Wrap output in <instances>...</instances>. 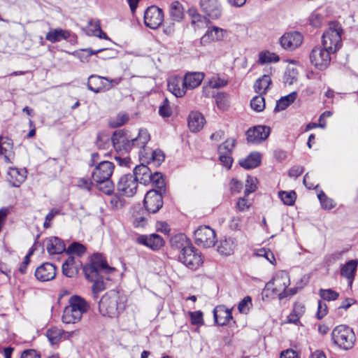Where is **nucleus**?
I'll return each instance as SVG.
<instances>
[{
    "label": "nucleus",
    "mask_w": 358,
    "mask_h": 358,
    "mask_svg": "<svg viewBox=\"0 0 358 358\" xmlns=\"http://www.w3.org/2000/svg\"><path fill=\"white\" fill-rule=\"evenodd\" d=\"M89 165L94 167L92 179L99 189L106 194H112L114 185L110 178L114 171L115 164L107 160H101L99 154L94 152L91 155Z\"/></svg>",
    "instance_id": "1"
},
{
    "label": "nucleus",
    "mask_w": 358,
    "mask_h": 358,
    "mask_svg": "<svg viewBox=\"0 0 358 358\" xmlns=\"http://www.w3.org/2000/svg\"><path fill=\"white\" fill-rule=\"evenodd\" d=\"M83 270L86 278L94 282L92 289L96 298L106 289L103 275L113 273L115 268L110 266L101 254H94L90 264L84 266Z\"/></svg>",
    "instance_id": "2"
},
{
    "label": "nucleus",
    "mask_w": 358,
    "mask_h": 358,
    "mask_svg": "<svg viewBox=\"0 0 358 358\" xmlns=\"http://www.w3.org/2000/svg\"><path fill=\"white\" fill-rule=\"evenodd\" d=\"M150 139L148 131L146 129H140L138 136L131 138V150L134 148H139L138 155L141 162L159 166L164 162L165 156L161 150H152L145 147Z\"/></svg>",
    "instance_id": "3"
},
{
    "label": "nucleus",
    "mask_w": 358,
    "mask_h": 358,
    "mask_svg": "<svg viewBox=\"0 0 358 358\" xmlns=\"http://www.w3.org/2000/svg\"><path fill=\"white\" fill-rule=\"evenodd\" d=\"M342 33L343 29L339 22H330L329 29L322 35V46L335 53L342 45Z\"/></svg>",
    "instance_id": "4"
},
{
    "label": "nucleus",
    "mask_w": 358,
    "mask_h": 358,
    "mask_svg": "<svg viewBox=\"0 0 358 358\" xmlns=\"http://www.w3.org/2000/svg\"><path fill=\"white\" fill-rule=\"evenodd\" d=\"M331 339L338 348L348 350L355 345L356 341L353 330L347 325H338L331 332Z\"/></svg>",
    "instance_id": "5"
},
{
    "label": "nucleus",
    "mask_w": 358,
    "mask_h": 358,
    "mask_svg": "<svg viewBox=\"0 0 358 358\" xmlns=\"http://www.w3.org/2000/svg\"><path fill=\"white\" fill-rule=\"evenodd\" d=\"M178 260L192 270H196L203 263L201 252L193 245L178 255Z\"/></svg>",
    "instance_id": "6"
},
{
    "label": "nucleus",
    "mask_w": 358,
    "mask_h": 358,
    "mask_svg": "<svg viewBox=\"0 0 358 358\" xmlns=\"http://www.w3.org/2000/svg\"><path fill=\"white\" fill-rule=\"evenodd\" d=\"M334 53L322 46L315 47L310 54V60L313 65L319 70L327 68L331 62V54Z\"/></svg>",
    "instance_id": "7"
},
{
    "label": "nucleus",
    "mask_w": 358,
    "mask_h": 358,
    "mask_svg": "<svg viewBox=\"0 0 358 358\" xmlns=\"http://www.w3.org/2000/svg\"><path fill=\"white\" fill-rule=\"evenodd\" d=\"M194 241L197 245L210 248L215 245L216 234L214 229L208 226H200L194 232Z\"/></svg>",
    "instance_id": "8"
},
{
    "label": "nucleus",
    "mask_w": 358,
    "mask_h": 358,
    "mask_svg": "<svg viewBox=\"0 0 358 358\" xmlns=\"http://www.w3.org/2000/svg\"><path fill=\"white\" fill-rule=\"evenodd\" d=\"M138 187V182L131 173L122 176L117 183V192L119 194L127 197L133 196Z\"/></svg>",
    "instance_id": "9"
},
{
    "label": "nucleus",
    "mask_w": 358,
    "mask_h": 358,
    "mask_svg": "<svg viewBox=\"0 0 358 358\" xmlns=\"http://www.w3.org/2000/svg\"><path fill=\"white\" fill-rule=\"evenodd\" d=\"M162 193L156 189H151L146 193L143 204L148 213H156L162 207Z\"/></svg>",
    "instance_id": "10"
},
{
    "label": "nucleus",
    "mask_w": 358,
    "mask_h": 358,
    "mask_svg": "<svg viewBox=\"0 0 358 358\" xmlns=\"http://www.w3.org/2000/svg\"><path fill=\"white\" fill-rule=\"evenodd\" d=\"M164 20V14L162 9L155 6L148 7L144 13V22L146 27L155 29L158 28Z\"/></svg>",
    "instance_id": "11"
},
{
    "label": "nucleus",
    "mask_w": 358,
    "mask_h": 358,
    "mask_svg": "<svg viewBox=\"0 0 358 358\" xmlns=\"http://www.w3.org/2000/svg\"><path fill=\"white\" fill-rule=\"evenodd\" d=\"M113 148L117 152L131 150V136L128 131L117 130L113 134Z\"/></svg>",
    "instance_id": "12"
},
{
    "label": "nucleus",
    "mask_w": 358,
    "mask_h": 358,
    "mask_svg": "<svg viewBox=\"0 0 358 358\" xmlns=\"http://www.w3.org/2000/svg\"><path fill=\"white\" fill-rule=\"evenodd\" d=\"M201 11L212 19L219 18L222 12V4L219 0H199Z\"/></svg>",
    "instance_id": "13"
},
{
    "label": "nucleus",
    "mask_w": 358,
    "mask_h": 358,
    "mask_svg": "<svg viewBox=\"0 0 358 358\" xmlns=\"http://www.w3.org/2000/svg\"><path fill=\"white\" fill-rule=\"evenodd\" d=\"M303 41V36L298 31L285 33L280 38L281 46L287 50H294L299 47Z\"/></svg>",
    "instance_id": "14"
},
{
    "label": "nucleus",
    "mask_w": 358,
    "mask_h": 358,
    "mask_svg": "<svg viewBox=\"0 0 358 358\" xmlns=\"http://www.w3.org/2000/svg\"><path fill=\"white\" fill-rule=\"evenodd\" d=\"M270 132L269 127L263 125L255 126L247 131V140L252 143H259L268 137Z\"/></svg>",
    "instance_id": "15"
},
{
    "label": "nucleus",
    "mask_w": 358,
    "mask_h": 358,
    "mask_svg": "<svg viewBox=\"0 0 358 358\" xmlns=\"http://www.w3.org/2000/svg\"><path fill=\"white\" fill-rule=\"evenodd\" d=\"M69 305L66 306L64 313H70L79 312L80 313H86L90 310V305L87 301L77 295H74L69 299Z\"/></svg>",
    "instance_id": "16"
},
{
    "label": "nucleus",
    "mask_w": 358,
    "mask_h": 358,
    "mask_svg": "<svg viewBox=\"0 0 358 358\" xmlns=\"http://www.w3.org/2000/svg\"><path fill=\"white\" fill-rule=\"evenodd\" d=\"M0 155L6 163H13L15 158L13 141L7 136H0Z\"/></svg>",
    "instance_id": "17"
},
{
    "label": "nucleus",
    "mask_w": 358,
    "mask_h": 358,
    "mask_svg": "<svg viewBox=\"0 0 358 358\" xmlns=\"http://www.w3.org/2000/svg\"><path fill=\"white\" fill-rule=\"evenodd\" d=\"M35 276L40 281L51 280L56 276V267L50 263L43 264L36 269Z\"/></svg>",
    "instance_id": "18"
},
{
    "label": "nucleus",
    "mask_w": 358,
    "mask_h": 358,
    "mask_svg": "<svg viewBox=\"0 0 358 358\" xmlns=\"http://www.w3.org/2000/svg\"><path fill=\"white\" fill-rule=\"evenodd\" d=\"M137 242L153 250H159L164 245L163 238L157 234H152L149 236L141 235L137 238Z\"/></svg>",
    "instance_id": "19"
},
{
    "label": "nucleus",
    "mask_w": 358,
    "mask_h": 358,
    "mask_svg": "<svg viewBox=\"0 0 358 358\" xmlns=\"http://www.w3.org/2000/svg\"><path fill=\"white\" fill-rule=\"evenodd\" d=\"M46 250L50 255L61 254L66 251L64 242L57 236H51L45 240Z\"/></svg>",
    "instance_id": "20"
},
{
    "label": "nucleus",
    "mask_w": 358,
    "mask_h": 358,
    "mask_svg": "<svg viewBox=\"0 0 358 358\" xmlns=\"http://www.w3.org/2000/svg\"><path fill=\"white\" fill-rule=\"evenodd\" d=\"M27 177V171L24 169L9 167L7 173V180L13 187H19Z\"/></svg>",
    "instance_id": "21"
},
{
    "label": "nucleus",
    "mask_w": 358,
    "mask_h": 358,
    "mask_svg": "<svg viewBox=\"0 0 358 358\" xmlns=\"http://www.w3.org/2000/svg\"><path fill=\"white\" fill-rule=\"evenodd\" d=\"M145 163L148 164L147 162H141L140 165L136 166L132 175L136 178L137 182H139L141 184L148 185L150 184L152 172L150 169L144 164Z\"/></svg>",
    "instance_id": "22"
},
{
    "label": "nucleus",
    "mask_w": 358,
    "mask_h": 358,
    "mask_svg": "<svg viewBox=\"0 0 358 358\" xmlns=\"http://www.w3.org/2000/svg\"><path fill=\"white\" fill-rule=\"evenodd\" d=\"M168 90L176 97H182L186 90L183 85V80L178 76H173L169 78L167 83Z\"/></svg>",
    "instance_id": "23"
},
{
    "label": "nucleus",
    "mask_w": 358,
    "mask_h": 358,
    "mask_svg": "<svg viewBox=\"0 0 358 358\" xmlns=\"http://www.w3.org/2000/svg\"><path fill=\"white\" fill-rule=\"evenodd\" d=\"M170 245L173 250L178 251L180 254L192 245V243L184 234H178L171 238Z\"/></svg>",
    "instance_id": "24"
},
{
    "label": "nucleus",
    "mask_w": 358,
    "mask_h": 358,
    "mask_svg": "<svg viewBox=\"0 0 358 358\" xmlns=\"http://www.w3.org/2000/svg\"><path fill=\"white\" fill-rule=\"evenodd\" d=\"M204 78L201 72H188L182 78L185 90H193L200 85Z\"/></svg>",
    "instance_id": "25"
},
{
    "label": "nucleus",
    "mask_w": 358,
    "mask_h": 358,
    "mask_svg": "<svg viewBox=\"0 0 358 358\" xmlns=\"http://www.w3.org/2000/svg\"><path fill=\"white\" fill-rule=\"evenodd\" d=\"M236 245V241L234 238L224 237L219 241L217 250L222 255L229 256L234 253Z\"/></svg>",
    "instance_id": "26"
},
{
    "label": "nucleus",
    "mask_w": 358,
    "mask_h": 358,
    "mask_svg": "<svg viewBox=\"0 0 358 358\" xmlns=\"http://www.w3.org/2000/svg\"><path fill=\"white\" fill-rule=\"evenodd\" d=\"M80 266V261L70 256L62 264V273L68 278H73L78 273Z\"/></svg>",
    "instance_id": "27"
},
{
    "label": "nucleus",
    "mask_w": 358,
    "mask_h": 358,
    "mask_svg": "<svg viewBox=\"0 0 358 358\" xmlns=\"http://www.w3.org/2000/svg\"><path fill=\"white\" fill-rule=\"evenodd\" d=\"M272 283L276 291H285L290 284L288 273L285 271H278L273 277Z\"/></svg>",
    "instance_id": "28"
},
{
    "label": "nucleus",
    "mask_w": 358,
    "mask_h": 358,
    "mask_svg": "<svg viewBox=\"0 0 358 358\" xmlns=\"http://www.w3.org/2000/svg\"><path fill=\"white\" fill-rule=\"evenodd\" d=\"M205 124V119L199 112H191L188 117L187 124L192 132L200 131Z\"/></svg>",
    "instance_id": "29"
},
{
    "label": "nucleus",
    "mask_w": 358,
    "mask_h": 358,
    "mask_svg": "<svg viewBox=\"0 0 358 358\" xmlns=\"http://www.w3.org/2000/svg\"><path fill=\"white\" fill-rule=\"evenodd\" d=\"M149 213L146 210L139 207L135 209L132 213L131 222L136 228H143L147 225Z\"/></svg>",
    "instance_id": "30"
},
{
    "label": "nucleus",
    "mask_w": 358,
    "mask_h": 358,
    "mask_svg": "<svg viewBox=\"0 0 358 358\" xmlns=\"http://www.w3.org/2000/svg\"><path fill=\"white\" fill-rule=\"evenodd\" d=\"M71 36V31L61 28L54 29L49 31L45 36V39L52 43L62 40H68Z\"/></svg>",
    "instance_id": "31"
},
{
    "label": "nucleus",
    "mask_w": 358,
    "mask_h": 358,
    "mask_svg": "<svg viewBox=\"0 0 358 358\" xmlns=\"http://www.w3.org/2000/svg\"><path fill=\"white\" fill-rule=\"evenodd\" d=\"M357 267V262L356 260H350L341 268V275L349 280V285L352 284L355 276Z\"/></svg>",
    "instance_id": "32"
},
{
    "label": "nucleus",
    "mask_w": 358,
    "mask_h": 358,
    "mask_svg": "<svg viewBox=\"0 0 358 358\" xmlns=\"http://www.w3.org/2000/svg\"><path fill=\"white\" fill-rule=\"evenodd\" d=\"M261 163V155L259 152H252L246 158L239 161L241 166L245 169L257 167Z\"/></svg>",
    "instance_id": "33"
},
{
    "label": "nucleus",
    "mask_w": 358,
    "mask_h": 358,
    "mask_svg": "<svg viewBox=\"0 0 358 358\" xmlns=\"http://www.w3.org/2000/svg\"><path fill=\"white\" fill-rule=\"evenodd\" d=\"M103 76L97 75H91L88 78L87 88L89 90L94 92L99 93L105 89L106 85L102 82Z\"/></svg>",
    "instance_id": "34"
},
{
    "label": "nucleus",
    "mask_w": 358,
    "mask_h": 358,
    "mask_svg": "<svg viewBox=\"0 0 358 358\" xmlns=\"http://www.w3.org/2000/svg\"><path fill=\"white\" fill-rule=\"evenodd\" d=\"M271 83L272 81L270 76L268 74H264L255 83V91L259 94H266Z\"/></svg>",
    "instance_id": "35"
},
{
    "label": "nucleus",
    "mask_w": 358,
    "mask_h": 358,
    "mask_svg": "<svg viewBox=\"0 0 358 358\" xmlns=\"http://www.w3.org/2000/svg\"><path fill=\"white\" fill-rule=\"evenodd\" d=\"M96 145L99 150H110L113 148V136L106 133H99L97 135Z\"/></svg>",
    "instance_id": "36"
},
{
    "label": "nucleus",
    "mask_w": 358,
    "mask_h": 358,
    "mask_svg": "<svg viewBox=\"0 0 358 358\" xmlns=\"http://www.w3.org/2000/svg\"><path fill=\"white\" fill-rule=\"evenodd\" d=\"M64 330L53 327L46 331L45 336L52 345H57L63 338Z\"/></svg>",
    "instance_id": "37"
},
{
    "label": "nucleus",
    "mask_w": 358,
    "mask_h": 358,
    "mask_svg": "<svg viewBox=\"0 0 358 358\" xmlns=\"http://www.w3.org/2000/svg\"><path fill=\"white\" fill-rule=\"evenodd\" d=\"M297 93L296 92H291L287 96L281 97L277 102L274 111L279 112L286 109L291 103H292L296 98Z\"/></svg>",
    "instance_id": "38"
},
{
    "label": "nucleus",
    "mask_w": 358,
    "mask_h": 358,
    "mask_svg": "<svg viewBox=\"0 0 358 358\" xmlns=\"http://www.w3.org/2000/svg\"><path fill=\"white\" fill-rule=\"evenodd\" d=\"M170 16L173 21L180 22L184 17L183 7L179 1H173L170 6Z\"/></svg>",
    "instance_id": "39"
},
{
    "label": "nucleus",
    "mask_w": 358,
    "mask_h": 358,
    "mask_svg": "<svg viewBox=\"0 0 358 358\" xmlns=\"http://www.w3.org/2000/svg\"><path fill=\"white\" fill-rule=\"evenodd\" d=\"M150 178V183H152L154 187L157 188L159 189L157 190L158 192H165V182L162 173L159 172L152 173Z\"/></svg>",
    "instance_id": "40"
},
{
    "label": "nucleus",
    "mask_w": 358,
    "mask_h": 358,
    "mask_svg": "<svg viewBox=\"0 0 358 358\" xmlns=\"http://www.w3.org/2000/svg\"><path fill=\"white\" fill-rule=\"evenodd\" d=\"M223 32L224 31L222 29L217 27H213L206 31L203 38L205 39L206 38H208V39L211 41H219L223 38Z\"/></svg>",
    "instance_id": "41"
},
{
    "label": "nucleus",
    "mask_w": 358,
    "mask_h": 358,
    "mask_svg": "<svg viewBox=\"0 0 358 358\" xmlns=\"http://www.w3.org/2000/svg\"><path fill=\"white\" fill-rule=\"evenodd\" d=\"M251 108L256 112H261L265 108V100L262 94L255 96L250 101Z\"/></svg>",
    "instance_id": "42"
},
{
    "label": "nucleus",
    "mask_w": 358,
    "mask_h": 358,
    "mask_svg": "<svg viewBox=\"0 0 358 358\" xmlns=\"http://www.w3.org/2000/svg\"><path fill=\"white\" fill-rule=\"evenodd\" d=\"M85 251L86 248L83 244L78 242H73L67 248L66 252L68 255L76 254L78 256L80 257Z\"/></svg>",
    "instance_id": "43"
},
{
    "label": "nucleus",
    "mask_w": 358,
    "mask_h": 358,
    "mask_svg": "<svg viewBox=\"0 0 358 358\" xmlns=\"http://www.w3.org/2000/svg\"><path fill=\"white\" fill-rule=\"evenodd\" d=\"M278 194L284 204L292 206L296 200V193L294 191H280Z\"/></svg>",
    "instance_id": "44"
},
{
    "label": "nucleus",
    "mask_w": 358,
    "mask_h": 358,
    "mask_svg": "<svg viewBox=\"0 0 358 358\" xmlns=\"http://www.w3.org/2000/svg\"><path fill=\"white\" fill-rule=\"evenodd\" d=\"M279 61V57L275 53L270 52H260L259 55V62L262 64L271 62H277Z\"/></svg>",
    "instance_id": "45"
},
{
    "label": "nucleus",
    "mask_w": 358,
    "mask_h": 358,
    "mask_svg": "<svg viewBox=\"0 0 358 358\" xmlns=\"http://www.w3.org/2000/svg\"><path fill=\"white\" fill-rule=\"evenodd\" d=\"M236 141L234 138H229L218 147L219 153L231 154L235 146Z\"/></svg>",
    "instance_id": "46"
},
{
    "label": "nucleus",
    "mask_w": 358,
    "mask_h": 358,
    "mask_svg": "<svg viewBox=\"0 0 358 358\" xmlns=\"http://www.w3.org/2000/svg\"><path fill=\"white\" fill-rule=\"evenodd\" d=\"M129 120V117L126 114L120 113L115 117H113L109 121V124L113 128L122 126Z\"/></svg>",
    "instance_id": "47"
},
{
    "label": "nucleus",
    "mask_w": 358,
    "mask_h": 358,
    "mask_svg": "<svg viewBox=\"0 0 358 358\" xmlns=\"http://www.w3.org/2000/svg\"><path fill=\"white\" fill-rule=\"evenodd\" d=\"M317 197L323 208L330 210L335 206L334 201L331 199L327 197L324 192H320L317 194Z\"/></svg>",
    "instance_id": "48"
},
{
    "label": "nucleus",
    "mask_w": 358,
    "mask_h": 358,
    "mask_svg": "<svg viewBox=\"0 0 358 358\" xmlns=\"http://www.w3.org/2000/svg\"><path fill=\"white\" fill-rule=\"evenodd\" d=\"M90 25L94 26V30L93 31V35L99 37V38L106 39L110 41L107 34L102 31L100 26V22L99 20H90L89 22Z\"/></svg>",
    "instance_id": "49"
},
{
    "label": "nucleus",
    "mask_w": 358,
    "mask_h": 358,
    "mask_svg": "<svg viewBox=\"0 0 358 358\" xmlns=\"http://www.w3.org/2000/svg\"><path fill=\"white\" fill-rule=\"evenodd\" d=\"M159 114L162 117H169L172 115V110L167 98L163 100L162 103L159 108Z\"/></svg>",
    "instance_id": "50"
},
{
    "label": "nucleus",
    "mask_w": 358,
    "mask_h": 358,
    "mask_svg": "<svg viewBox=\"0 0 358 358\" xmlns=\"http://www.w3.org/2000/svg\"><path fill=\"white\" fill-rule=\"evenodd\" d=\"M252 306V298L246 296L238 303V310L241 313H244L248 312Z\"/></svg>",
    "instance_id": "51"
},
{
    "label": "nucleus",
    "mask_w": 358,
    "mask_h": 358,
    "mask_svg": "<svg viewBox=\"0 0 358 358\" xmlns=\"http://www.w3.org/2000/svg\"><path fill=\"white\" fill-rule=\"evenodd\" d=\"M257 189V178L248 176L244 194L245 196L254 192Z\"/></svg>",
    "instance_id": "52"
},
{
    "label": "nucleus",
    "mask_w": 358,
    "mask_h": 358,
    "mask_svg": "<svg viewBox=\"0 0 358 358\" xmlns=\"http://www.w3.org/2000/svg\"><path fill=\"white\" fill-rule=\"evenodd\" d=\"M320 296L324 301H334L338 297V293L331 289H321L320 291Z\"/></svg>",
    "instance_id": "53"
},
{
    "label": "nucleus",
    "mask_w": 358,
    "mask_h": 358,
    "mask_svg": "<svg viewBox=\"0 0 358 358\" xmlns=\"http://www.w3.org/2000/svg\"><path fill=\"white\" fill-rule=\"evenodd\" d=\"M215 322L220 326H224L233 320L232 315H213Z\"/></svg>",
    "instance_id": "54"
},
{
    "label": "nucleus",
    "mask_w": 358,
    "mask_h": 358,
    "mask_svg": "<svg viewBox=\"0 0 358 358\" xmlns=\"http://www.w3.org/2000/svg\"><path fill=\"white\" fill-rule=\"evenodd\" d=\"M256 255L259 257H264L272 264H274L275 262L274 255L269 249L264 248H260L257 250Z\"/></svg>",
    "instance_id": "55"
},
{
    "label": "nucleus",
    "mask_w": 358,
    "mask_h": 358,
    "mask_svg": "<svg viewBox=\"0 0 358 358\" xmlns=\"http://www.w3.org/2000/svg\"><path fill=\"white\" fill-rule=\"evenodd\" d=\"M108 50L107 48H101L97 50H93L92 48H86L83 50V52H85L87 53V56H83V53H78V55L82 62H85L88 61V57L92 55H96L99 52H101L103 50Z\"/></svg>",
    "instance_id": "56"
},
{
    "label": "nucleus",
    "mask_w": 358,
    "mask_h": 358,
    "mask_svg": "<svg viewBox=\"0 0 358 358\" xmlns=\"http://www.w3.org/2000/svg\"><path fill=\"white\" fill-rule=\"evenodd\" d=\"M228 81L217 76H213L209 80V85L212 88H220L226 86Z\"/></svg>",
    "instance_id": "57"
},
{
    "label": "nucleus",
    "mask_w": 358,
    "mask_h": 358,
    "mask_svg": "<svg viewBox=\"0 0 358 358\" xmlns=\"http://www.w3.org/2000/svg\"><path fill=\"white\" fill-rule=\"evenodd\" d=\"M215 101L217 107L222 110H226L228 107L227 95L224 93L218 94L215 97Z\"/></svg>",
    "instance_id": "58"
},
{
    "label": "nucleus",
    "mask_w": 358,
    "mask_h": 358,
    "mask_svg": "<svg viewBox=\"0 0 358 358\" xmlns=\"http://www.w3.org/2000/svg\"><path fill=\"white\" fill-rule=\"evenodd\" d=\"M82 315H62V321L66 324H76L81 320Z\"/></svg>",
    "instance_id": "59"
},
{
    "label": "nucleus",
    "mask_w": 358,
    "mask_h": 358,
    "mask_svg": "<svg viewBox=\"0 0 358 358\" xmlns=\"http://www.w3.org/2000/svg\"><path fill=\"white\" fill-rule=\"evenodd\" d=\"M322 15L314 12L310 16V24L314 27H318L322 24Z\"/></svg>",
    "instance_id": "60"
},
{
    "label": "nucleus",
    "mask_w": 358,
    "mask_h": 358,
    "mask_svg": "<svg viewBox=\"0 0 358 358\" xmlns=\"http://www.w3.org/2000/svg\"><path fill=\"white\" fill-rule=\"evenodd\" d=\"M303 167L299 165L292 166L289 171V176L290 178H296L301 176L303 172Z\"/></svg>",
    "instance_id": "61"
},
{
    "label": "nucleus",
    "mask_w": 358,
    "mask_h": 358,
    "mask_svg": "<svg viewBox=\"0 0 358 358\" xmlns=\"http://www.w3.org/2000/svg\"><path fill=\"white\" fill-rule=\"evenodd\" d=\"M220 162L228 169H230L233 162L231 154L220 153Z\"/></svg>",
    "instance_id": "62"
},
{
    "label": "nucleus",
    "mask_w": 358,
    "mask_h": 358,
    "mask_svg": "<svg viewBox=\"0 0 358 358\" xmlns=\"http://www.w3.org/2000/svg\"><path fill=\"white\" fill-rule=\"evenodd\" d=\"M296 80V73L294 70L289 71L285 73L284 83L288 85H292Z\"/></svg>",
    "instance_id": "63"
},
{
    "label": "nucleus",
    "mask_w": 358,
    "mask_h": 358,
    "mask_svg": "<svg viewBox=\"0 0 358 358\" xmlns=\"http://www.w3.org/2000/svg\"><path fill=\"white\" fill-rule=\"evenodd\" d=\"M21 358H41V356L36 350L30 349L24 350L22 353Z\"/></svg>",
    "instance_id": "64"
}]
</instances>
